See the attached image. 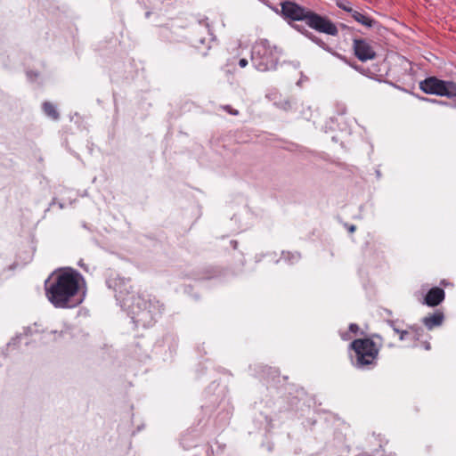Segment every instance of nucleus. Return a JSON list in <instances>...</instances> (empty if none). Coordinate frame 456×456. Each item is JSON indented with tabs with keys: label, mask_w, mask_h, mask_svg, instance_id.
Wrapping results in <instances>:
<instances>
[{
	"label": "nucleus",
	"mask_w": 456,
	"mask_h": 456,
	"mask_svg": "<svg viewBox=\"0 0 456 456\" xmlns=\"http://www.w3.org/2000/svg\"><path fill=\"white\" fill-rule=\"evenodd\" d=\"M359 330V326L356 324V323H351L349 325V331L354 333V334H356Z\"/></svg>",
	"instance_id": "a211bd4d"
},
{
	"label": "nucleus",
	"mask_w": 456,
	"mask_h": 456,
	"mask_svg": "<svg viewBox=\"0 0 456 456\" xmlns=\"http://www.w3.org/2000/svg\"><path fill=\"white\" fill-rule=\"evenodd\" d=\"M223 109L233 116L239 115V111L237 110L232 109L230 105H225L223 107Z\"/></svg>",
	"instance_id": "dca6fc26"
},
{
	"label": "nucleus",
	"mask_w": 456,
	"mask_h": 456,
	"mask_svg": "<svg viewBox=\"0 0 456 456\" xmlns=\"http://www.w3.org/2000/svg\"><path fill=\"white\" fill-rule=\"evenodd\" d=\"M337 6L345 12H348L350 15H352L353 12L354 11V8H352L351 4L349 2H338Z\"/></svg>",
	"instance_id": "4468645a"
},
{
	"label": "nucleus",
	"mask_w": 456,
	"mask_h": 456,
	"mask_svg": "<svg viewBox=\"0 0 456 456\" xmlns=\"http://www.w3.org/2000/svg\"><path fill=\"white\" fill-rule=\"evenodd\" d=\"M83 276L77 270H55L45 281V297L55 308H74L83 302L80 282Z\"/></svg>",
	"instance_id": "f03ea898"
},
{
	"label": "nucleus",
	"mask_w": 456,
	"mask_h": 456,
	"mask_svg": "<svg viewBox=\"0 0 456 456\" xmlns=\"http://www.w3.org/2000/svg\"><path fill=\"white\" fill-rule=\"evenodd\" d=\"M345 62H346V64L350 65L351 67H353L354 69H356V70H358V71H362V69H361V68H359V66L351 64L347 60H346V61H345Z\"/></svg>",
	"instance_id": "5701e85b"
},
{
	"label": "nucleus",
	"mask_w": 456,
	"mask_h": 456,
	"mask_svg": "<svg viewBox=\"0 0 456 456\" xmlns=\"http://www.w3.org/2000/svg\"><path fill=\"white\" fill-rule=\"evenodd\" d=\"M281 13L284 20L292 27V22L305 21L312 29L319 33L336 37L338 29L328 17L322 16L311 9L302 6L294 1H283L281 3Z\"/></svg>",
	"instance_id": "7ed1b4c3"
},
{
	"label": "nucleus",
	"mask_w": 456,
	"mask_h": 456,
	"mask_svg": "<svg viewBox=\"0 0 456 456\" xmlns=\"http://www.w3.org/2000/svg\"><path fill=\"white\" fill-rule=\"evenodd\" d=\"M301 257L298 252H282V258L288 261L289 264L297 263Z\"/></svg>",
	"instance_id": "ddd939ff"
},
{
	"label": "nucleus",
	"mask_w": 456,
	"mask_h": 456,
	"mask_svg": "<svg viewBox=\"0 0 456 456\" xmlns=\"http://www.w3.org/2000/svg\"><path fill=\"white\" fill-rule=\"evenodd\" d=\"M419 88L425 94L446 96L456 102V84L453 82L428 77L419 82Z\"/></svg>",
	"instance_id": "423d86ee"
},
{
	"label": "nucleus",
	"mask_w": 456,
	"mask_h": 456,
	"mask_svg": "<svg viewBox=\"0 0 456 456\" xmlns=\"http://www.w3.org/2000/svg\"><path fill=\"white\" fill-rule=\"evenodd\" d=\"M411 330L414 333V339L418 340L419 338V337L422 335V332H423L422 328L419 327V326H414V327H411Z\"/></svg>",
	"instance_id": "2eb2a0df"
},
{
	"label": "nucleus",
	"mask_w": 456,
	"mask_h": 456,
	"mask_svg": "<svg viewBox=\"0 0 456 456\" xmlns=\"http://www.w3.org/2000/svg\"><path fill=\"white\" fill-rule=\"evenodd\" d=\"M345 62H346V64L350 65L351 67H353L354 69H356V70H358V71H362V69H361V68H359V66L351 64L347 60H346V61H345Z\"/></svg>",
	"instance_id": "4be33fe9"
},
{
	"label": "nucleus",
	"mask_w": 456,
	"mask_h": 456,
	"mask_svg": "<svg viewBox=\"0 0 456 456\" xmlns=\"http://www.w3.org/2000/svg\"><path fill=\"white\" fill-rule=\"evenodd\" d=\"M248 64V60H247V59H245V58H242V59H240V60L239 61V66H240V68H245Z\"/></svg>",
	"instance_id": "aec40b11"
},
{
	"label": "nucleus",
	"mask_w": 456,
	"mask_h": 456,
	"mask_svg": "<svg viewBox=\"0 0 456 456\" xmlns=\"http://www.w3.org/2000/svg\"><path fill=\"white\" fill-rule=\"evenodd\" d=\"M106 284L109 289L114 290L117 301L126 309L127 314L136 327H151L161 316L163 305L155 297L135 295L132 291L129 279L118 274L111 275L107 279Z\"/></svg>",
	"instance_id": "f257e3e1"
},
{
	"label": "nucleus",
	"mask_w": 456,
	"mask_h": 456,
	"mask_svg": "<svg viewBox=\"0 0 456 456\" xmlns=\"http://www.w3.org/2000/svg\"><path fill=\"white\" fill-rule=\"evenodd\" d=\"M398 334H400V337H399L400 340L403 341V340H404L406 338V336L409 334V332L407 330H400V332Z\"/></svg>",
	"instance_id": "412c9836"
},
{
	"label": "nucleus",
	"mask_w": 456,
	"mask_h": 456,
	"mask_svg": "<svg viewBox=\"0 0 456 456\" xmlns=\"http://www.w3.org/2000/svg\"><path fill=\"white\" fill-rule=\"evenodd\" d=\"M42 109L44 113L53 120H58L60 118V114L58 110H56V107L54 104H53L50 102H45L42 104Z\"/></svg>",
	"instance_id": "f8f14e48"
},
{
	"label": "nucleus",
	"mask_w": 456,
	"mask_h": 456,
	"mask_svg": "<svg viewBox=\"0 0 456 456\" xmlns=\"http://www.w3.org/2000/svg\"><path fill=\"white\" fill-rule=\"evenodd\" d=\"M265 419H266V421H267L268 423H270V422H271V419H269L267 416H265Z\"/></svg>",
	"instance_id": "7c9ffc66"
},
{
	"label": "nucleus",
	"mask_w": 456,
	"mask_h": 456,
	"mask_svg": "<svg viewBox=\"0 0 456 456\" xmlns=\"http://www.w3.org/2000/svg\"><path fill=\"white\" fill-rule=\"evenodd\" d=\"M27 75H28V77H30V78H31L32 77H37L38 76V74H37V73L33 72V71H28V72H27Z\"/></svg>",
	"instance_id": "b1692460"
},
{
	"label": "nucleus",
	"mask_w": 456,
	"mask_h": 456,
	"mask_svg": "<svg viewBox=\"0 0 456 456\" xmlns=\"http://www.w3.org/2000/svg\"><path fill=\"white\" fill-rule=\"evenodd\" d=\"M351 16L355 21L367 28H376L380 27V24L377 20L360 11L354 10Z\"/></svg>",
	"instance_id": "9b49d317"
},
{
	"label": "nucleus",
	"mask_w": 456,
	"mask_h": 456,
	"mask_svg": "<svg viewBox=\"0 0 456 456\" xmlns=\"http://www.w3.org/2000/svg\"><path fill=\"white\" fill-rule=\"evenodd\" d=\"M425 348H426L427 350L430 349V345H429V344H427V345L425 346Z\"/></svg>",
	"instance_id": "cd10ccee"
},
{
	"label": "nucleus",
	"mask_w": 456,
	"mask_h": 456,
	"mask_svg": "<svg viewBox=\"0 0 456 456\" xmlns=\"http://www.w3.org/2000/svg\"><path fill=\"white\" fill-rule=\"evenodd\" d=\"M354 231H355V226L354 225H351L350 228H349V232H353Z\"/></svg>",
	"instance_id": "a878e982"
},
{
	"label": "nucleus",
	"mask_w": 456,
	"mask_h": 456,
	"mask_svg": "<svg viewBox=\"0 0 456 456\" xmlns=\"http://www.w3.org/2000/svg\"><path fill=\"white\" fill-rule=\"evenodd\" d=\"M421 99L424 100V101L432 102H437L436 100H431V99H428V98H426V97H421Z\"/></svg>",
	"instance_id": "393cba45"
},
{
	"label": "nucleus",
	"mask_w": 456,
	"mask_h": 456,
	"mask_svg": "<svg viewBox=\"0 0 456 456\" xmlns=\"http://www.w3.org/2000/svg\"><path fill=\"white\" fill-rule=\"evenodd\" d=\"M231 243L232 244L233 248H236L237 244H238L237 241L236 240H232Z\"/></svg>",
	"instance_id": "bb28decb"
},
{
	"label": "nucleus",
	"mask_w": 456,
	"mask_h": 456,
	"mask_svg": "<svg viewBox=\"0 0 456 456\" xmlns=\"http://www.w3.org/2000/svg\"><path fill=\"white\" fill-rule=\"evenodd\" d=\"M444 320V313L441 311H436L434 314L424 317L422 319V322L428 330H431L435 327L441 326Z\"/></svg>",
	"instance_id": "9d476101"
},
{
	"label": "nucleus",
	"mask_w": 456,
	"mask_h": 456,
	"mask_svg": "<svg viewBox=\"0 0 456 456\" xmlns=\"http://www.w3.org/2000/svg\"><path fill=\"white\" fill-rule=\"evenodd\" d=\"M346 112V108L343 107L342 110H341V113L344 114Z\"/></svg>",
	"instance_id": "c756f323"
},
{
	"label": "nucleus",
	"mask_w": 456,
	"mask_h": 456,
	"mask_svg": "<svg viewBox=\"0 0 456 456\" xmlns=\"http://www.w3.org/2000/svg\"><path fill=\"white\" fill-rule=\"evenodd\" d=\"M350 347L355 356L352 358L353 365L357 369H371L377 364L379 347L371 338L354 339Z\"/></svg>",
	"instance_id": "39448f33"
},
{
	"label": "nucleus",
	"mask_w": 456,
	"mask_h": 456,
	"mask_svg": "<svg viewBox=\"0 0 456 456\" xmlns=\"http://www.w3.org/2000/svg\"><path fill=\"white\" fill-rule=\"evenodd\" d=\"M387 323L388 325L393 329V330L396 333H399L400 332V330L396 327L395 323L396 322L395 321H393V320H389L387 321Z\"/></svg>",
	"instance_id": "f3484780"
},
{
	"label": "nucleus",
	"mask_w": 456,
	"mask_h": 456,
	"mask_svg": "<svg viewBox=\"0 0 456 456\" xmlns=\"http://www.w3.org/2000/svg\"><path fill=\"white\" fill-rule=\"evenodd\" d=\"M444 297L445 292L442 288L433 287L428 291L423 303L428 306L435 307L439 305Z\"/></svg>",
	"instance_id": "1a4fd4ad"
},
{
	"label": "nucleus",
	"mask_w": 456,
	"mask_h": 456,
	"mask_svg": "<svg viewBox=\"0 0 456 456\" xmlns=\"http://www.w3.org/2000/svg\"><path fill=\"white\" fill-rule=\"evenodd\" d=\"M292 28L295 30H297V32H299L300 34H302L303 36H305V37H307L309 40H311L312 42L316 44L318 46H320L323 50L330 53L332 55H334L338 59H339L343 61H346V58L345 56H343L342 54H340L337 52H334L322 39H321L320 37H318L317 36L313 34L311 31L306 29L305 27H304L303 25L295 24V25H292Z\"/></svg>",
	"instance_id": "6e6552de"
},
{
	"label": "nucleus",
	"mask_w": 456,
	"mask_h": 456,
	"mask_svg": "<svg viewBox=\"0 0 456 456\" xmlns=\"http://www.w3.org/2000/svg\"><path fill=\"white\" fill-rule=\"evenodd\" d=\"M281 51L272 45L267 39H259L252 46L251 62L253 67L260 71L266 72L277 68Z\"/></svg>",
	"instance_id": "20e7f679"
},
{
	"label": "nucleus",
	"mask_w": 456,
	"mask_h": 456,
	"mask_svg": "<svg viewBox=\"0 0 456 456\" xmlns=\"http://www.w3.org/2000/svg\"><path fill=\"white\" fill-rule=\"evenodd\" d=\"M353 49L355 56L361 61L373 60L376 57V52L366 39L354 38L353 41Z\"/></svg>",
	"instance_id": "0eeeda50"
},
{
	"label": "nucleus",
	"mask_w": 456,
	"mask_h": 456,
	"mask_svg": "<svg viewBox=\"0 0 456 456\" xmlns=\"http://www.w3.org/2000/svg\"><path fill=\"white\" fill-rule=\"evenodd\" d=\"M357 456H370V454H368V453H362V454H359V455H357Z\"/></svg>",
	"instance_id": "c85d7f7f"
},
{
	"label": "nucleus",
	"mask_w": 456,
	"mask_h": 456,
	"mask_svg": "<svg viewBox=\"0 0 456 456\" xmlns=\"http://www.w3.org/2000/svg\"><path fill=\"white\" fill-rule=\"evenodd\" d=\"M22 337H23L22 334L16 336L15 338H13L12 339V341L8 344V346H12V345L15 346L18 341L21 340Z\"/></svg>",
	"instance_id": "6ab92c4d"
}]
</instances>
